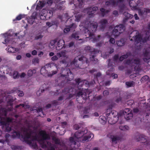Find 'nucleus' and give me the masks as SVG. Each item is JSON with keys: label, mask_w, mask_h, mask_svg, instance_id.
Segmentation results:
<instances>
[{"label": "nucleus", "mask_w": 150, "mask_h": 150, "mask_svg": "<svg viewBox=\"0 0 150 150\" xmlns=\"http://www.w3.org/2000/svg\"><path fill=\"white\" fill-rule=\"evenodd\" d=\"M85 50L86 52H90L91 54L90 56H92V58H94L96 56V52L95 49L93 48L90 46H87L85 48Z\"/></svg>", "instance_id": "nucleus-15"}, {"label": "nucleus", "mask_w": 150, "mask_h": 150, "mask_svg": "<svg viewBox=\"0 0 150 150\" xmlns=\"http://www.w3.org/2000/svg\"><path fill=\"white\" fill-rule=\"evenodd\" d=\"M31 142V144H28L30 147L33 148L34 149L37 150L38 149V145L37 143L35 142H33V141L30 140Z\"/></svg>", "instance_id": "nucleus-25"}, {"label": "nucleus", "mask_w": 150, "mask_h": 150, "mask_svg": "<svg viewBox=\"0 0 150 150\" xmlns=\"http://www.w3.org/2000/svg\"><path fill=\"white\" fill-rule=\"evenodd\" d=\"M100 121H103V122L105 123L106 122V117L103 116H100L99 118Z\"/></svg>", "instance_id": "nucleus-38"}, {"label": "nucleus", "mask_w": 150, "mask_h": 150, "mask_svg": "<svg viewBox=\"0 0 150 150\" xmlns=\"http://www.w3.org/2000/svg\"><path fill=\"white\" fill-rule=\"evenodd\" d=\"M24 17L25 16L24 15L20 14L17 16L15 19L13 20V21H19Z\"/></svg>", "instance_id": "nucleus-35"}, {"label": "nucleus", "mask_w": 150, "mask_h": 150, "mask_svg": "<svg viewBox=\"0 0 150 150\" xmlns=\"http://www.w3.org/2000/svg\"><path fill=\"white\" fill-rule=\"evenodd\" d=\"M66 69L67 70V71L68 70V71L67 73V74H66V75H65V74H62L61 75V77H65V78H67V76H69V75H68V74H69V73L70 74H72L71 71H70V70L69 69H67L66 68Z\"/></svg>", "instance_id": "nucleus-40"}, {"label": "nucleus", "mask_w": 150, "mask_h": 150, "mask_svg": "<svg viewBox=\"0 0 150 150\" xmlns=\"http://www.w3.org/2000/svg\"><path fill=\"white\" fill-rule=\"evenodd\" d=\"M8 52L11 53H14L16 51V49L15 47H9V46L7 48Z\"/></svg>", "instance_id": "nucleus-31"}, {"label": "nucleus", "mask_w": 150, "mask_h": 150, "mask_svg": "<svg viewBox=\"0 0 150 150\" xmlns=\"http://www.w3.org/2000/svg\"><path fill=\"white\" fill-rule=\"evenodd\" d=\"M74 90H75V88H74L66 87L62 90V92L64 94H66L71 92H74Z\"/></svg>", "instance_id": "nucleus-18"}, {"label": "nucleus", "mask_w": 150, "mask_h": 150, "mask_svg": "<svg viewBox=\"0 0 150 150\" xmlns=\"http://www.w3.org/2000/svg\"><path fill=\"white\" fill-rule=\"evenodd\" d=\"M64 44V42L63 39H60L57 42V46L58 47L61 46V48H62V45Z\"/></svg>", "instance_id": "nucleus-32"}, {"label": "nucleus", "mask_w": 150, "mask_h": 150, "mask_svg": "<svg viewBox=\"0 0 150 150\" xmlns=\"http://www.w3.org/2000/svg\"><path fill=\"white\" fill-rule=\"evenodd\" d=\"M138 13L139 15L142 16L145 13L144 8L142 9H139L138 11Z\"/></svg>", "instance_id": "nucleus-48"}, {"label": "nucleus", "mask_w": 150, "mask_h": 150, "mask_svg": "<svg viewBox=\"0 0 150 150\" xmlns=\"http://www.w3.org/2000/svg\"><path fill=\"white\" fill-rule=\"evenodd\" d=\"M77 1H78L79 3V4L78 5L79 7V8H81V7H82V5H83V0H77Z\"/></svg>", "instance_id": "nucleus-58"}, {"label": "nucleus", "mask_w": 150, "mask_h": 150, "mask_svg": "<svg viewBox=\"0 0 150 150\" xmlns=\"http://www.w3.org/2000/svg\"><path fill=\"white\" fill-rule=\"evenodd\" d=\"M130 40L135 42L136 46L140 47L142 44L146 42L150 39V30L146 33V36L142 38L140 33L137 30L133 31L130 35Z\"/></svg>", "instance_id": "nucleus-3"}, {"label": "nucleus", "mask_w": 150, "mask_h": 150, "mask_svg": "<svg viewBox=\"0 0 150 150\" xmlns=\"http://www.w3.org/2000/svg\"><path fill=\"white\" fill-rule=\"evenodd\" d=\"M98 27L97 23H91L90 22L88 23L86 28L88 32V33L90 37L93 35L94 33L96 31Z\"/></svg>", "instance_id": "nucleus-7"}, {"label": "nucleus", "mask_w": 150, "mask_h": 150, "mask_svg": "<svg viewBox=\"0 0 150 150\" xmlns=\"http://www.w3.org/2000/svg\"><path fill=\"white\" fill-rule=\"evenodd\" d=\"M132 63L136 64H140V61L139 59H135L132 60Z\"/></svg>", "instance_id": "nucleus-52"}, {"label": "nucleus", "mask_w": 150, "mask_h": 150, "mask_svg": "<svg viewBox=\"0 0 150 150\" xmlns=\"http://www.w3.org/2000/svg\"><path fill=\"white\" fill-rule=\"evenodd\" d=\"M96 56H96L94 57V58H92V56H91V57L90 58V60H92L93 62V63L94 64L96 63L98 60L97 59L95 58Z\"/></svg>", "instance_id": "nucleus-55"}, {"label": "nucleus", "mask_w": 150, "mask_h": 150, "mask_svg": "<svg viewBox=\"0 0 150 150\" xmlns=\"http://www.w3.org/2000/svg\"><path fill=\"white\" fill-rule=\"evenodd\" d=\"M128 113H125L124 114V117L127 120H129L131 119L133 116V114L132 112H127Z\"/></svg>", "instance_id": "nucleus-24"}, {"label": "nucleus", "mask_w": 150, "mask_h": 150, "mask_svg": "<svg viewBox=\"0 0 150 150\" xmlns=\"http://www.w3.org/2000/svg\"><path fill=\"white\" fill-rule=\"evenodd\" d=\"M11 148L13 150H17L18 145H12L11 146Z\"/></svg>", "instance_id": "nucleus-64"}, {"label": "nucleus", "mask_w": 150, "mask_h": 150, "mask_svg": "<svg viewBox=\"0 0 150 150\" xmlns=\"http://www.w3.org/2000/svg\"><path fill=\"white\" fill-rule=\"evenodd\" d=\"M124 30V26L123 24H120L115 26L112 31V34L115 37L119 36Z\"/></svg>", "instance_id": "nucleus-8"}, {"label": "nucleus", "mask_w": 150, "mask_h": 150, "mask_svg": "<svg viewBox=\"0 0 150 150\" xmlns=\"http://www.w3.org/2000/svg\"><path fill=\"white\" fill-rule=\"evenodd\" d=\"M66 26V27L64 30V33H67L69 32L70 30H74L76 28L77 26L75 23H72L71 24Z\"/></svg>", "instance_id": "nucleus-16"}, {"label": "nucleus", "mask_w": 150, "mask_h": 150, "mask_svg": "<svg viewBox=\"0 0 150 150\" xmlns=\"http://www.w3.org/2000/svg\"><path fill=\"white\" fill-rule=\"evenodd\" d=\"M4 42H3V43L5 44H7L8 42L10 41L9 38L8 37H6L5 38V39L4 40Z\"/></svg>", "instance_id": "nucleus-63"}, {"label": "nucleus", "mask_w": 150, "mask_h": 150, "mask_svg": "<svg viewBox=\"0 0 150 150\" xmlns=\"http://www.w3.org/2000/svg\"><path fill=\"white\" fill-rule=\"evenodd\" d=\"M75 81L78 85V88L80 91L79 92L77 91V96H78L79 98L82 99L85 101L89 97L88 93L83 91L85 90L88 88V87L90 85H89V82L86 80H81L80 78H78L75 79ZM85 102L82 101V103Z\"/></svg>", "instance_id": "nucleus-2"}, {"label": "nucleus", "mask_w": 150, "mask_h": 150, "mask_svg": "<svg viewBox=\"0 0 150 150\" xmlns=\"http://www.w3.org/2000/svg\"><path fill=\"white\" fill-rule=\"evenodd\" d=\"M40 142H42L40 143V144L41 145V147L42 148H46L47 147V145L45 143L44 141H40Z\"/></svg>", "instance_id": "nucleus-43"}, {"label": "nucleus", "mask_w": 150, "mask_h": 150, "mask_svg": "<svg viewBox=\"0 0 150 150\" xmlns=\"http://www.w3.org/2000/svg\"><path fill=\"white\" fill-rule=\"evenodd\" d=\"M110 5L112 6L115 7L117 5V3L114 0H110Z\"/></svg>", "instance_id": "nucleus-42"}, {"label": "nucleus", "mask_w": 150, "mask_h": 150, "mask_svg": "<svg viewBox=\"0 0 150 150\" xmlns=\"http://www.w3.org/2000/svg\"><path fill=\"white\" fill-rule=\"evenodd\" d=\"M149 78V76H148L146 75L142 77L141 79V80L142 81H146Z\"/></svg>", "instance_id": "nucleus-57"}, {"label": "nucleus", "mask_w": 150, "mask_h": 150, "mask_svg": "<svg viewBox=\"0 0 150 150\" xmlns=\"http://www.w3.org/2000/svg\"><path fill=\"white\" fill-rule=\"evenodd\" d=\"M4 142L3 140H0V149L3 147Z\"/></svg>", "instance_id": "nucleus-62"}, {"label": "nucleus", "mask_w": 150, "mask_h": 150, "mask_svg": "<svg viewBox=\"0 0 150 150\" xmlns=\"http://www.w3.org/2000/svg\"><path fill=\"white\" fill-rule=\"evenodd\" d=\"M98 9L97 6H95L92 8L91 7L86 8L85 11L87 12V14L90 17H93L94 16V13Z\"/></svg>", "instance_id": "nucleus-12"}, {"label": "nucleus", "mask_w": 150, "mask_h": 150, "mask_svg": "<svg viewBox=\"0 0 150 150\" xmlns=\"http://www.w3.org/2000/svg\"><path fill=\"white\" fill-rule=\"evenodd\" d=\"M135 138L137 141H141L142 143L146 142L147 145H150V141L148 142L147 140L148 137L143 134H138L136 136Z\"/></svg>", "instance_id": "nucleus-10"}, {"label": "nucleus", "mask_w": 150, "mask_h": 150, "mask_svg": "<svg viewBox=\"0 0 150 150\" xmlns=\"http://www.w3.org/2000/svg\"><path fill=\"white\" fill-rule=\"evenodd\" d=\"M58 101V100H54L52 102V104L55 105H57L60 104Z\"/></svg>", "instance_id": "nucleus-59"}, {"label": "nucleus", "mask_w": 150, "mask_h": 150, "mask_svg": "<svg viewBox=\"0 0 150 150\" xmlns=\"http://www.w3.org/2000/svg\"><path fill=\"white\" fill-rule=\"evenodd\" d=\"M19 74L18 71H14L13 74V77L14 79H16L18 78L19 77Z\"/></svg>", "instance_id": "nucleus-37"}, {"label": "nucleus", "mask_w": 150, "mask_h": 150, "mask_svg": "<svg viewBox=\"0 0 150 150\" xmlns=\"http://www.w3.org/2000/svg\"><path fill=\"white\" fill-rule=\"evenodd\" d=\"M102 74L100 72H98L96 74L94 75V79L92 80L89 82V85H92L96 83V82L98 83L101 82L102 81Z\"/></svg>", "instance_id": "nucleus-9"}, {"label": "nucleus", "mask_w": 150, "mask_h": 150, "mask_svg": "<svg viewBox=\"0 0 150 150\" xmlns=\"http://www.w3.org/2000/svg\"><path fill=\"white\" fill-rule=\"evenodd\" d=\"M36 70L35 69L29 70L27 72V75L29 77H31L33 76V74L36 73Z\"/></svg>", "instance_id": "nucleus-29"}, {"label": "nucleus", "mask_w": 150, "mask_h": 150, "mask_svg": "<svg viewBox=\"0 0 150 150\" xmlns=\"http://www.w3.org/2000/svg\"><path fill=\"white\" fill-rule=\"evenodd\" d=\"M43 37V35H42L41 34L38 35L35 37V40H38L40 39H41Z\"/></svg>", "instance_id": "nucleus-51"}, {"label": "nucleus", "mask_w": 150, "mask_h": 150, "mask_svg": "<svg viewBox=\"0 0 150 150\" xmlns=\"http://www.w3.org/2000/svg\"><path fill=\"white\" fill-rule=\"evenodd\" d=\"M21 136V135L20 132L14 131L11 135V137L13 139L16 138L19 139Z\"/></svg>", "instance_id": "nucleus-20"}, {"label": "nucleus", "mask_w": 150, "mask_h": 150, "mask_svg": "<svg viewBox=\"0 0 150 150\" xmlns=\"http://www.w3.org/2000/svg\"><path fill=\"white\" fill-rule=\"evenodd\" d=\"M82 16L81 14H78L75 16V21L78 22H79L81 20V19Z\"/></svg>", "instance_id": "nucleus-41"}, {"label": "nucleus", "mask_w": 150, "mask_h": 150, "mask_svg": "<svg viewBox=\"0 0 150 150\" xmlns=\"http://www.w3.org/2000/svg\"><path fill=\"white\" fill-rule=\"evenodd\" d=\"M149 52L147 50H146L144 52V57L143 59L144 61L146 62H149L150 58L149 56Z\"/></svg>", "instance_id": "nucleus-17"}, {"label": "nucleus", "mask_w": 150, "mask_h": 150, "mask_svg": "<svg viewBox=\"0 0 150 150\" xmlns=\"http://www.w3.org/2000/svg\"><path fill=\"white\" fill-rule=\"evenodd\" d=\"M111 138L113 143L116 144L117 142L121 139V137L118 136H111Z\"/></svg>", "instance_id": "nucleus-19"}, {"label": "nucleus", "mask_w": 150, "mask_h": 150, "mask_svg": "<svg viewBox=\"0 0 150 150\" xmlns=\"http://www.w3.org/2000/svg\"><path fill=\"white\" fill-rule=\"evenodd\" d=\"M125 6L123 4H122L120 5L119 6L120 11H123V10H124V9L125 8Z\"/></svg>", "instance_id": "nucleus-56"}, {"label": "nucleus", "mask_w": 150, "mask_h": 150, "mask_svg": "<svg viewBox=\"0 0 150 150\" xmlns=\"http://www.w3.org/2000/svg\"><path fill=\"white\" fill-rule=\"evenodd\" d=\"M117 113V112L115 111L112 110L111 108H109L107 109L106 116L107 119H110L108 120L109 123L112 124L115 123L117 122L118 120L117 119L115 121H112V119L116 118L117 116L116 115Z\"/></svg>", "instance_id": "nucleus-5"}, {"label": "nucleus", "mask_w": 150, "mask_h": 150, "mask_svg": "<svg viewBox=\"0 0 150 150\" xmlns=\"http://www.w3.org/2000/svg\"><path fill=\"white\" fill-rule=\"evenodd\" d=\"M132 59H127L125 61V64L127 65H130L132 63Z\"/></svg>", "instance_id": "nucleus-60"}, {"label": "nucleus", "mask_w": 150, "mask_h": 150, "mask_svg": "<svg viewBox=\"0 0 150 150\" xmlns=\"http://www.w3.org/2000/svg\"><path fill=\"white\" fill-rule=\"evenodd\" d=\"M100 11L101 12L100 15L102 17H104L106 14L110 12L109 10H106L103 8H101Z\"/></svg>", "instance_id": "nucleus-21"}, {"label": "nucleus", "mask_w": 150, "mask_h": 150, "mask_svg": "<svg viewBox=\"0 0 150 150\" xmlns=\"http://www.w3.org/2000/svg\"><path fill=\"white\" fill-rule=\"evenodd\" d=\"M52 74L49 73L48 74V76L51 77L53 75L56 74L57 72V70L55 71H52Z\"/></svg>", "instance_id": "nucleus-54"}, {"label": "nucleus", "mask_w": 150, "mask_h": 150, "mask_svg": "<svg viewBox=\"0 0 150 150\" xmlns=\"http://www.w3.org/2000/svg\"><path fill=\"white\" fill-rule=\"evenodd\" d=\"M36 16L37 14L36 13H33L31 16V19L33 20V21H32L33 22L34 21V20H35L36 18Z\"/></svg>", "instance_id": "nucleus-46"}, {"label": "nucleus", "mask_w": 150, "mask_h": 150, "mask_svg": "<svg viewBox=\"0 0 150 150\" xmlns=\"http://www.w3.org/2000/svg\"><path fill=\"white\" fill-rule=\"evenodd\" d=\"M33 133V131L30 130L29 132H27L24 136L21 135L24 141L28 144H30L31 143L30 140H28V139L31 138L32 134Z\"/></svg>", "instance_id": "nucleus-11"}, {"label": "nucleus", "mask_w": 150, "mask_h": 150, "mask_svg": "<svg viewBox=\"0 0 150 150\" xmlns=\"http://www.w3.org/2000/svg\"><path fill=\"white\" fill-rule=\"evenodd\" d=\"M71 39H74L76 40H82L81 39H79V37L78 34L76 32L73 33L71 35Z\"/></svg>", "instance_id": "nucleus-22"}, {"label": "nucleus", "mask_w": 150, "mask_h": 150, "mask_svg": "<svg viewBox=\"0 0 150 150\" xmlns=\"http://www.w3.org/2000/svg\"><path fill=\"white\" fill-rule=\"evenodd\" d=\"M113 60L114 62H117L119 59V55L118 54H116L113 57Z\"/></svg>", "instance_id": "nucleus-50"}, {"label": "nucleus", "mask_w": 150, "mask_h": 150, "mask_svg": "<svg viewBox=\"0 0 150 150\" xmlns=\"http://www.w3.org/2000/svg\"><path fill=\"white\" fill-rule=\"evenodd\" d=\"M143 4V3L141 2L140 0H130L129 1L130 6L135 8L137 6H141Z\"/></svg>", "instance_id": "nucleus-14"}, {"label": "nucleus", "mask_w": 150, "mask_h": 150, "mask_svg": "<svg viewBox=\"0 0 150 150\" xmlns=\"http://www.w3.org/2000/svg\"><path fill=\"white\" fill-rule=\"evenodd\" d=\"M10 136L9 134H6L5 136V141L7 142H9V141L8 139V138Z\"/></svg>", "instance_id": "nucleus-61"}, {"label": "nucleus", "mask_w": 150, "mask_h": 150, "mask_svg": "<svg viewBox=\"0 0 150 150\" xmlns=\"http://www.w3.org/2000/svg\"><path fill=\"white\" fill-rule=\"evenodd\" d=\"M123 14L126 18V19L132 18L133 17V15L127 12H125L123 13Z\"/></svg>", "instance_id": "nucleus-30"}, {"label": "nucleus", "mask_w": 150, "mask_h": 150, "mask_svg": "<svg viewBox=\"0 0 150 150\" xmlns=\"http://www.w3.org/2000/svg\"><path fill=\"white\" fill-rule=\"evenodd\" d=\"M71 92V93H70L69 94L68 97L67 98L68 99H70V98L73 97L74 95H76L77 93V91H76V89L75 88V90H74V91Z\"/></svg>", "instance_id": "nucleus-33"}, {"label": "nucleus", "mask_w": 150, "mask_h": 150, "mask_svg": "<svg viewBox=\"0 0 150 150\" xmlns=\"http://www.w3.org/2000/svg\"><path fill=\"white\" fill-rule=\"evenodd\" d=\"M112 69H110L108 71H107L106 72V74L107 75L110 76H111V74L112 73Z\"/></svg>", "instance_id": "nucleus-53"}, {"label": "nucleus", "mask_w": 150, "mask_h": 150, "mask_svg": "<svg viewBox=\"0 0 150 150\" xmlns=\"http://www.w3.org/2000/svg\"><path fill=\"white\" fill-rule=\"evenodd\" d=\"M125 40L123 38L119 40L117 42V44L118 46L121 47L125 45Z\"/></svg>", "instance_id": "nucleus-26"}, {"label": "nucleus", "mask_w": 150, "mask_h": 150, "mask_svg": "<svg viewBox=\"0 0 150 150\" xmlns=\"http://www.w3.org/2000/svg\"><path fill=\"white\" fill-rule=\"evenodd\" d=\"M33 64L35 65L37 64H38L39 62V59L38 58H34L32 60Z\"/></svg>", "instance_id": "nucleus-47"}, {"label": "nucleus", "mask_w": 150, "mask_h": 150, "mask_svg": "<svg viewBox=\"0 0 150 150\" xmlns=\"http://www.w3.org/2000/svg\"><path fill=\"white\" fill-rule=\"evenodd\" d=\"M40 135L41 137L42 138L40 139H38V137L36 135L35 136H32V139L31 141H37L38 142L40 141H43L46 140H49L50 139V137L49 135L47 134L45 131L44 130H41L39 132Z\"/></svg>", "instance_id": "nucleus-6"}, {"label": "nucleus", "mask_w": 150, "mask_h": 150, "mask_svg": "<svg viewBox=\"0 0 150 150\" xmlns=\"http://www.w3.org/2000/svg\"><path fill=\"white\" fill-rule=\"evenodd\" d=\"M37 111L38 113H40L38 115L39 116L43 117L45 115L43 113L42 108H38L37 109Z\"/></svg>", "instance_id": "nucleus-28"}, {"label": "nucleus", "mask_w": 150, "mask_h": 150, "mask_svg": "<svg viewBox=\"0 0 150 150\" xmlns=\"http://www.w3.org/2000/svg\"><path fill=\"white\" fill-rule=\"evenodd\" d=\"M45 4V3L43 1H40L36 6V9L38 10L39 9L42 8L44 6Z\"/></svg>", "instance_id": "nucleus-27"}, {"label": "nucleus", "mask_w": 150, "mask_h": 150, "mask_svg": "<svg viewBox=\"0 0 150 150\" xmlns=\"http://www.w3.org/2000/svg\"><path fill=\"white\" fill-rule=\"evenodd\" d=\"M16 92L17 93L19 96L22 97L24 95L23 92L21 91L18 90Z\"/></svg>", "instance_id": "nucleus-49"}, {"label": "nucleus", "mask_w": 150, "mask_h": 150, "mask_svg": "<svg viewBox=\"0 0 150 150\" xmlns=\"http://www.w3.org/2000/svg\"><path fill=\"white\" fill-rule=\"evenodd\" d=\"M88 132V130L85 129H83L82 131L79 130L76 132L74 134V137H71L69 138V141L71 144L76 145V142H84L89 141L90 139L94 137V134L90 133L88 135L84 136Z\"/></svg>", "instance_id": "nucleus-1"}, {"label": "nucleus", "mask_w": 150, "mask_h": 150, "mask_svg": "<svg viewBox=\"0 0 150 150\" xmlns=\"http://www.w3.org/2000/svg\"><path fill=\"white\" fill-rule=\"evenodd\" d=\"M64 17H65V18L66 19H67V22H68V21H70V20H71V19H70V18L71 17L69 16V14L67 13L66 12V13H65L64 14Z\"/></svg>", "instance_id": "nucleus-45"}, {"label": "nucleus", "mask_w": 150, "mask_h": 150, "mask_svg": "<svg viewBox=\"0 0 150 150\" xmlns=\"http://www.w3.org/2000/svg\"><path fill=\"white\" fill-rule=\"evenodd\" d=\"M47 71L46 69V67L45 66L42 67L40 70V73L41 74H43L47 73Z\"/></svg>", "instance_id": "nucleus-39"}, {"label": "nucleus", "mask_w": 150, "mask_h": 150, "mask_svg": "<svg viewBox=\"0 0 150 150\" xmlns=\"http://www.w3.org/2000/svg\"><path fill=\"white\" fill-rule=\"evenodd\" d=\"M13 119L10 117H0V126L6 127V131L9 132L11 130V128L9 126V123L12 121Z\"/></svg>", "instance_id": "nucleus-4"}, {"label": "nucleus", "mask_w": 150, "mask_h": 150, "mask_svg": "<svg viewBox=\"0 0 150 150\" xmlns=\"http://www.w3.org/2000/svg\"><path fill=\"white\" fill-rule=\"evenodd\" d=\"M78 59L79 61L81 62L82 63H85L88 64L89 63L88 59L83 56H81L80 57H76L72 61V63L75 65L78 62Z\"/></svg>", "instance_id": "nucleus-13"}, {"label": "nucleus", "mask_w": 150, "mask_h": 150, "mask_svg": "<svg viewBox=\"0 0 150 150\" xmlns=\"http://www.w3.org/2000/svg\"><path fill=\"white\" fill-rule=\"evenodd\" d=\"M119 129L121 130L125 131L129 130V127L127 125H121L119 126Z\"/></svg>", "instance_id": "nucleus-36"}, {"label": "nucleus", "mask_w": 150, "mask_h": 150, "mask_svg": "<svg viewBox=\"0 0 150 150\" xmlns=\"http://www.w3.org/2000/svg\"><path fill=\"white\" fill-rule=\"evenodd\" d=\"M53 11L50 10H48L47 11V15L49 16V17L50 18L53 15Z\"/></svg>", "instance_id": "nucleus-44"}, {"label": "nucleus", "mask_w": 150, "mask_h": 150, "mask_svg": "<svg viewBox=\"0 0 150 150\" xmlns=\"http://www.w3.org/2000/svg\"><path fill=\"white\" fill-rule=\"evenodd\" d=\"M125 84L128 88L133 86L134 84V82L133 81H127Z\"/></svg>", "instance_id": "nucleus-34"}, {"label": "nucleus", "mask_w": 150, "mask_h": 150, "mask_svg": "<svg viewBox=\"0 0 150 150\" xmlns=\"http://www.w3.org/2000/svg\"><path fill=\"white\" fill-rule=\"evenodd\" d=\"M101 24V28H104L106 26V24L108 23L107 20L105 19H103L101 20L100 22Z\"/></svg>", "instance_id": "nucleus-23"}]
</instances>
